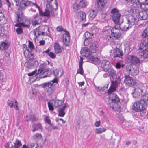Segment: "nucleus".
<instances>
[{"label":"nucleus","mask_w":148,"mask_h":148,"mask_svg":"<svg viewBox=\"0 0 148 148\" xmlns=\"http://www.w3.org/2000/svg\"><path fill=\"white\" fill-rule=\"evenodd\" d=\"M16 21L18 23L23 21V22L15 25V27L21 26L24 27L29 28L31 24V20L27 17H23V12L20 10H18L16 12Z\"/></svg>","instance_id":"nucleus-1"},{"label":"nucleus","mask_w":148,"mask_h":148,"mask_svg":"<svg viewBox=\"0 0 148 148\" xmlns=\"http://www.w3.org/2000/svg\"><path fill=\"white\" fill-rule=\"evenodd\" d=\"M58 79L56 78L52 81L42 84L41 85L42 86V88L46 91L48 95H50L53 94L56 90V88L53 85V84L58 83Z\"/></svg>","instance_id":"nucleus-2"},{"label":"nucleus","mask_w":148,"mask_h":148,"mask_svg":"<svg viewBox=\"0 0 148 148\" xmlns=\"http://www.w3.org/2000/svg\"><path fill=\"white\" fill-rule=\"evenodd\" d=\"M126 23L124 25H121V29L124 31L127 30L130 27L134 25L136 20V18L131 14L127 15L126 16Z\"/></svg>","instance_id":"nucleus-3"},{"label":"nucleus","mask_w":148,"mask_h":148,"mask_svg":"<svg viewBox=\"0 0 148 148\" xmlns=\"http://www.w3.org/2000/svg\"><path fill=\"white\" fill-rule=\"evenodd\" d=\"M111 13L112 14V18L114 22L116 24H119V27L121 28V25H120L121 14L118 9L116 8L112 9L111 11Z\"/></svg>","instance_id":"nucleus-4"},{"label":"nucleus","mask_w":148,"mask_h":148,"mask_svg":"<svg viewBox=\"0 0 148 148\" xmlns=\"http://www.w3.org/2000/svg\"><path fill=\"white\" fill-rule=\"evenodd\" d=\"M19 3V8L18 10H19L22 11L30 6L38 8V5L36 3H33L28 0H21Z\"/></svg>","instance_id":"nucleus-5"},{"label":"nucleus","mask_w":148,"mask_h":148,"mask_svg":"<svg viewBox=\"0 0 148 148\" xmlns=\"http://www.w3.org/2000/svg\"><path fill=\"white\" fill-rule=\"evenodd\" d=\"M127 59L128 62L131 65L139 64L140 63V60L139 58L134 55H129Z\"/></svg>","instance_id":"nucleus-6"},{"label":"nucleus","mask_w":148,"mask_h":148,"mask_svg":"<svg viewBox=\"0 0 148 148\" xmlns=\"http://www.w3.org/2000/svg\"><path fill=\"white\" fill-rule=\"evenodd\" d=\"M47 64L45 63H43L40 65L39 68L38 70V72L36 74L37 77L39 74L43 75L45 72H47L50 70L49 68H46L45 67Z\"/></svg>","instance_id":"nucleus-7"},{"label":"nucleus","mask_w":148,"mask_h":148,"mask_svg":"<svg viewBox=\"0 0 148 148\" xmlns=\"http://www.w3.org/2000/svg\"><path fill=\"white\" fill-rule=\"evenodd\" d=\"M111 35L115 39L119 38L121 35L120 30L119 28L115 26L111 30Z\"/></svg>","instance_id":"nucleus-8"},{"label":"nucleus","mask_w":148,"mask_h":148,"mask_svg":"<svg viewBox=\"0 0 148 148\" xmlns=\"http://www.w3.org/2000/svg\"><path fill=\"white\" fill-rule=\"evenodd\" d=\"M91 51L93 53H99L102 51V48L97 43H92L90 46Z\"/></svg>","instance_id":"nucleus-9"},{"label":"nucleus","mask_w":148,"mask_h":148,"mask_svg":"<svg viewBox=\"0 0 148 148\" xmlns=\"http://www.w3.org/2000/svg\"><path fill=\"white\" fill-rule=\"evenodd\" d=\"M124 82L126 85L131 86L135 84V81L129 75H126L125 77Z\"/></svg>","instance_id":"nucleus-10"},{"label":"nucleus","mask_w":148,"mask_h":148,"mask_svg":"<svg viewBox=\"0 0 148 148\" xmlns=\"http://www.w3.org/2000/svg\"><path fill=\"white\" fill-rule=\"evenodd\" d=\"M132 108L137 112L141 109H145V106L139 101L138 102H135L134 103L132 106Z\"/></svg>","instance_id":"nucleus-11"},{"label":"nucleus","mask_w":148,"mask_h":148,"mask_svg":"<svg viewBox=\"0 0 148 148\" xmlns=\"http://www.w3.org/2000/svg\"><path fill=\"white\" fill-rule=\"evenodd\" d=\"M148 48V38H146L141 41L139 49L141 51L147 50Z\"/></svg>","instance_id":"nucleus-12"},{"label":"nucleus","mask_w":148,"mask_h":148,"mask_svg":"<svg viewBox=\"0 0 148 148\" xmlns=\"http://www.w3.org/2000/svg\"><path fill=\"white\" fill-rule=\"evenodd\" d=\"M64 43L65 46H69L70 45V35L69 32L64 34L62 36Z\"/></svg>","instance_id":"nucleus-13"},{"label":"nucleus","mask_w":148,"mask_h":148,"mask_svg":"<svg viewBox=\"0 0 148 148\" xmlns=\"http://www.w3.org/2000/svg\"><path fill=\"white\" fill-rule=\"evenodd\" d=\"M39 10V14L41 16H47V17H50V11L49 10H52L53 9H51V8L50 7L49 8H47L45 10V11L44 12H43L41 10L40 8L38 6V7H36Z\"/></svg>","instance_id":"nucleus-14"},{"label":"nucleus","mask_w":148,"mask_h":148,"mask_svg":"<svg viewBox=\"0 0 148 148\" xmlns=\"http://www.w3.org/2000/svg\"><path fill=\"white\" fill-rule=\"evenodd\" d=\"M108 73H109V76L113 79H117L118 80H120V76L119 74L116 73V71L113 69H108Z\"/></svg>","instance_id":"nucleus-15"},{"label":"nucleus","mask_w":148,"mask_h":148,"mask_svg":"<svg viewBox=\"0 0 148 148\" xmlns=\"http://www.w3.org/2000/svg\"><path fill=\"white\" fill-rule=\"evenodd\" d=\"M53 0H46L47 4L46 5L47 8H51V9L56 10L58 9V3L56 0H55V2L53 5H52L51 3V1Z\"/></svg>","instance_id":"nucleus-16"},{"label":"nucleus","mask_w":148,"mask_h":148,"mask_svg":"<svg viewBox=\"0 0 148 148\" xmlns=\"http://www.w3.org/2000/svg\"><path fill=\"white\" fill-rule=\"evenodd\" d=\"M111 66L110 62L106 60H104L102 61L101 66L105 72H107Z\"/></svg>","instance_id":"nucleus-17"},{"label":"nucleus","mask_w":148,"mask_h":148,"mask_svg":"<svg viewBox=\"0 0 148 148\" xmlns=\"http://www.w3.org/2000/svg\"><path fill=\"white\" fill-rule=\"evenodd\" d=\"M80 22H84L86 21V15L85 12H78L76 14Z\"/></svg>","instance_id":"nucleus-18"},{"label":"nucleus","mask_w":148,"mask_h":148,"mask_svg":"<svg viewBox=\"0 0 148 148\" xmlns=\"http://www.w3.org/2000/svg\"><path fill=\"white\" fill-rule=\"evenodd\" d=\"M67 103H65L64 104L63 106L62 107H60L58 109V112L59 114L58 116L61 117H63L65 114L64 110L67 107Z\"/></svg>","instance_id":"nucleus-19"},{"label":"nucleus","mask_w":148,"mask_h":148,"mask_svg":"<svg viewBox=\"0 0 148 148\" xmlns=\"http://www.w3.org/2000/svg\"><path fill=\"white\" fill-rule=\"evenodd\" d=\"M132 91L133 96L136 98H138L142 92V89L137 87L133 89Z\"/></svg>","instance_id":"nucleus-20"},{"label":"nucleus","mask_w":148,"mask_h":148,"mask_svg":"<svg viewBox=\"0 0 148 148\" xmlns=\"http://www.w3.org/2000/svg\"><path fill=\"white\" fill-rule=\"evenodd\" d=\"M31 56V57L29 58H27V61L25 62L24 65L27 68L30 69L33 66V59L34 58L33 56Z\"/></svg>","instance_id":"nucleus-21"},{"label":"nucleus","mask_w":148,"mask_h":148,"mask_svg":"<svg viewBox=\"0 0 148 148\" xmlns=\"http://www.w3.org/2000/svg\"><path fill=\"white\" fill-rule=\"evenodd\" d=\"M97 3L95 4V6L98 9L102 8L107 3L106 0H96Z\"/></svg>","instance_id":"nucleus-22"},{"label":"nucleus","mask_w":148,"mask_h":148,"mask_svg":"<svg viewBox=\"0 0 148 148\" xmlns=\"http://www.w3.org/2000/svg\"><path fill=\"white\" fill-rule=\"evenodd\" d=\"M110 99H111V101L114 102L116 103H119L120 102V99L117 95L112 93L110 94Z\"/></svg>","instance_id":"nucleus-23"},{"label":"nucleus","mask_w":148,"mask_h":148,"mask_svg":"<svg viewBox=\"0 0 148 148\" xmlns=\"http://www.w3.org/2000/svg\"><path fill=\"white\" fill-rule=\"evenodd\" d=\"M144 109H141L139 110V111L136 112L135 115L137 117L140 118V117H144L145 116L147 111Z\"/></svg>","instance_id":"nucleus-24"},{"label":"nucleus","mask_w":148,"mask_h":148,"mask_svg":"<svg viewBox=\"0 0 148 148\" xmlns=\"http://www.w3.org/2000/svg\"><path fill=\"white\" fill-rule=\"evenodd\" d=\"M54 48L55 53H58L62 51L63 48L61 47L60 45L57 42L54 43Z\"/></svg>","instance_id":"nucleus-25"},{"label":"nucleus","mask_w":148,"mask_h":148,"mask_svg":"<svg viewBox=\"0 0 148 148\" xmlns=\"http://www.w3.org/2000/svg\"><path fill=\"white\" fill-rule=\"evenodd\" d=\"M77 3L80 8H84L88 5V2L86 0H76Z\"/></svg>","instance_id":"nucleus-26"},{"label":"nucleus","mask_w":148,"mask_h":148,"mask_svg":"<svg viewBox=\"0 0 148 148\" xmlns=\"http://www.w3.org/2000/svg\"><path fill=\"white\" fill-rule=\"evenodd\" d=\"M140 101L144 106H145V103H148V93H146L142 95Z\"/></svg>","instance_id":"nucleus-27"},{"label":"nucleus","mask_w":148,"mask_h":148,"mask_svg":"<svg viewBox=\"0 0 148 148\" xmlns=\"http://www.w3.org/2000/svg\"><path fill=\"white\" fill-rule=\"evenodd\" d=\"M138 68H132L129 69V74L132 76L136 75L138 73Z\"/></svg>","instance_id":"nucleus-28"},{"label":"nucleus","mask_w":148,"mask_h":148,"mask_svg":"<svg viewBox=\"0 0 148 148\" xmlns=\"http://www.w3.org/2000/svg\"><path fill=\"white\" fill-rule=\"evenodd\" d=\"M42 32V29L40 27H39L36 28L34 31L35 38L36 39L41 35Z\"/></svg>","instance_id":"nucleus-29"},{"label":"nucleus","mask_w":148,"mask_h":148,"mask_svg":"<svg viewBox=\"0 0 148 148\" xmlns=\"http://www.w3.org/2000/svg\"><path fill=\"white\" fill-rule=\"evenodd\" d=\"M123 55V52L120 49L117 48L114 53V57L121 58Z\"/></svg>","instance_id":"nucleus-30"},{"label":"nucleus","mask_w":148,"mask_h":148,"mask_svg":"<svg viewBox=\"0 0 148 148\" xmlns=\"http://www.w3.org/2000/svg\"><path fill=\"white\" fill-rule=\"evenodd\" d=\"M25 119L27 121H31L32 122L37 121L38 120L37 118L34 115L26 116Z\"/></svg>","instance_id":"nucleus-31"},{"label":"nucleus","mask_w":148,"mask_h":148,"mask_svg":"<svg viewBox=\"0 0 148 148\" xmlns=\"http://www.w3.org/2000/svg\"><path fill=\"white\" fill-rule=\"evenodd\" d=\"M139 18L141 20H145L147 19L148 15L145 12H140L138 14Z\"/></svg>","instance_id":"nucleus-32"},{"label":"nucleus","mask_w":148,"mask_h":148,"mask_svg":"<svg viewBox=\"0 0 148 148\" xmlns=\"http://www.w3.org/2000/svg\"><path fill=\"white\" fill-rule=\"evenodd\" d=\"M33 127L34 128L32 131L34 132L35 131L42 129V126L40 123H36L33 125Z\"/></svg>","instance_id":"nucleus-33"},{"label":"nucleus","mask_w":148,"mask_h":148,"mask_svg":"<svg viewBox=\"0 0 148 148\" xmlns=\"http://www.w3.org/2000/svg\"><path fill=\"white\" fill-rule=\"evenodd\" d=\"M52 100L54 102V107H56L61 106L64 103V101L58 99Z\"/></svg>","instance_id":"nucleus-34"},{"label":"nucleus","mask_w":148,"mask_h":148,"mask_svg":"<svg viewBox=\"0 0 148 148\" xmlns=\"http://www.w3.org/2000/svg\"><path fill=\"white\" fill-rule=\"evenodd\" d=\"M53 74L57 77H60L62 76L64 73L62 70L56 69L53 71Z\"/></svg>","instance_id":"nucleus-35"},{"label":"nucleus","mask_w":148,"mask_h":148,"mask_svg":"<svg viewBox=\"0 0 148 148\" xmlns=\"http://www.w3.org/2000/svg\"><path fill=\"white\" fill-rule=\"evenodd\" d=\"M97 14V12L95 10H91L89 12V15L90 19H91L94 18Z\"/></svg>","instance_id":"nucleus-36"},{"label":"nucleus","mask_w":148,"mask_h":148,"mask_svg":"<svg viewBox=\"0 0 148 148\" xmlns=\"http://www.w3.org/2000/svg\"><path fill=\"white\" fill-rule=\"evenodd\" d=\"M84 53V56L86 57H87L90 56L91 54L90 51H91L90 48H84L83 49Z\"/></svg>","instance_id":"nucleus-37"},{"label":"nucleus","mask_w":148,"mask_h":148,"mask_svg":"<svg viewBox=\"0 0 148 148\" xmlns=\"http://www.w3.org/2000/svg\"><path fill=\"white\" fill-rule=\"evenodd\" d=\"M23 51L24 54L26 59L29 58L30 57H31L30 56H33V54L29 52V50L27 49L25 50H23Z\"/></svg>","instance_id":"nucleus-38"},{"label":"nucleus","mask_w":148,"mask_h":148,"mask_svg":"<svg viewBox=\"0 0 148 148\" xmlns=\"http://www.w3.org/2000/svg\"><path fill=\"white\" fill-rule=\"evenodd\" d=\"M142 53L140 54L141 56V58L142 59L143 58H148V50H146L143 51H142Z\"/></svg>","instance_id":"nucleus-39"},{"label":"nucleus","mask_w":148,"mask_h":148,"mask_svg":"<svg viewBox=\"0 0 148 148\" xmlns=\"http://www.w3.org/2000/svg\"><path fill=\"white\" fill-rule=\"evenodd\" d=\"M17 101L14 99H12L11 101L8 100L7 102L8 105L10 108H12L13 106L14 103H16Z\"/></svg>","instance_id":"nucleus-40"},{"label":"nucleus","mask_w":148,"mask_h":148,"mask_svg":"<svg viewBox=\"0 0 148 148\" xmlns=\"http://www.w3.org/2000/svg\"><path fill=\"white\" fill-rule=\"evenodd\" d=\"M48 105L49 110L51 111H53L54 108V102L53 100H51L48 102Z\"/></svg>","instance_id":"nucleus-41"},{"label":"nucleus","mask_w":148,"mask_h":148,"mask_svg":"<svg viewBox=\"0 0 148 148\" xmlns=\"http://www.w3.org/2000/svg\"><path fill=\"white\" fill-rule=\"evenodd\" d=\"M14 147L15 148H19L22 145L21 141L18 139H16L14 142Z\"/></svg>","instance_id":"nucleus-42"},{"label":"nucleus","mask_w":148,"mask_h":148,"mask_svg":"<svg viewBox=\"0 0 148 148\" xmlns=\"http://www.w3.org/2000/svg\"><path fill=\"white\" fill-rule=\"evenodd\" d=\"M8 46L7 43L5 42H1L0 45V50H5L8 48Z\"/></svg>","instance_id":"nucleus-43"},{"label":"nucleus","mask_w":148,"mask_h":148,"mask_svg":"<svg viewBox=\"0 0 148 148\" xmlns=\"http://www.w3.org/2000/svg\"><path fill=\"white\" fill-rule=\"evenodd\" d=\"M106 129L104 128H96L95 130V133L96 134H101L104 132Z\"/></svg>","instance_id":"nucleus-44"},{"label":"nucleus","mask_w":148,"mask_h":148,"mask_svg":"<svg viewBox=\"0 0 148 148\" xmlns=\"http://www.w3.org/2000/svg\"><path fill=\"white\" fill-rule=\"evenodd\" d=\"M36 145V144L34 143H31L28 144L27 145H23L21 148H33Z\"/></svg>","instance_id":"nucleus-45"},{"label":"nucleus","mask_w":148,"mask_h":148,"mask_svg":"<svg viewBox=\"0 0 148 148\" xmlns=\"http://www.w3.org/2000/svg\"><path fill=\"white\" fill-rule=\"evenodd\" d=\"M141 36L143 38L148 37V27L145 29L141 34Z\"/></svg>","instance_id":"nucleus-46"},{"label":"nucleus","mask_w":148,"mask_h":148,"mask_svg":"<svg viewBox=\"0 0 148 148\" xmlns=\"http://www.w3.org/2000/svg\"><path fill=\"white\" fill-rule=\"evenodd\" d=\"M45 52L52 59H55L56 57V55L53 52H49V50H46Z\"/></svg>","instance_id":"nucleus-47"},{"label":"nucleus","mask_w":148,"mask_h":148,"mask_svg":"<svg viewBox=\"0 0 148 148\" xmlns=\"http://www.w3.org/2000/svg\"><path fill=\"white\" fill-rule=\"evenodd\" d=\"M5 148H15L11 142H8L4 144Z\"/></svg>","instance_id":"nucleus-48"},{"label":"nucleus","mask_w":148,"mask_h":148,"mask_svg":"<svg viewBox=\"0 0 148 148\" xmlns=\"http://www.w3.org/2000/svg\"><path fill=\"white\" fill-rule=\"evenodd\" d=\"M84 35L85 36V38L86 39H91L92 38L93 36L92 34H91L88 32H86Z\"/></svg>","instance_id":"nucleus-49"},{"label":"nucleus","mask_w":148,"mask_h":148,"mask_svg":"<svg viewBox=\"0 0 148 148\" xmlns=\"http://www.w3.org/2000/svg\"><path fill=\"white\" fill-rule=\"evenodd\" d=\"M72 7L73 11H78L80 8L79 6L78 5V4L77 3V1H75V3L73 4Z\"/></svg>","instance_id":"nucleus-50"},{"label":"nucleus","mask_w":148,"mask_h":148,"mask_svg":"<svg viewBox=\"0 0 148 148\" xmlns=\"http://www.w3.org/2000/svg\"><path fill=\"white\" fill-rule=\"evenodd\" d=\"M42 137V136L41 134L37 133L33 136V138L34 139L38 140L40 139Z\"/></svg>","instance_id":"nucleus-51"},{"label":"nucleus","mask_w":148,"mask_h":148,"mask_svg":"<svg viewBox=\"0 0 148 148\" xmlns=\"http://www.w3.org/2000/svg\"><path fill=\"white\" fill-rule=\"evenodd\" d=\"M56 30L57 31L59 32L64 31L65 32V33L68 32L66 29H64L62 26H59L56 28Z\"/></svg>","instance_id":"nucleus-52"},{"label":"nucleus","mask_w":148,"mask_h":148,"mask_svg":"<svg viewBox=\"0 0 148 148\" xmlns=\"http://www.w3.org/2000/svg\"><path fill=\"white\" fill-rule=\"evenodd\" d=\"M116 88L115 87L111 86L108 90V93H111V94H112L111 93L112 92L116 90Z\"/></svg>","instance_id":"nucleus-53"},{"label":"nucleus","mask_w":148,"mask_h":148,"mask_svg":"<svg viewBox=\"0 0 148 148\" xmlns=\"http://www.w3.org/2000/svg\"><path fill=\"white\" fill-rule=\"evenodd\" d=\"M21 26H18V27L16 30V32L18 34H21L23 33V29L21 27Z\"/></svg>","instance_id":"nucleus-54"},{"label":"nucleus","mask_w":148,"mask_h":148,"mask_svg":"<svg viewBox=\"0 0 148 148\" xmlns=\"http://www.w3.org/2000/svg\"><path fill=\"white\" fill-rule=\"evenodd\" d=\"M101 62V61L98 58H95L93 63L95 64H99Z\"/></svg>","instance_id":"nucleus-55"},{"label":"nucleus","mask_w":148,"mask_h":148,"mask_svg":"<svg viewBox=\"0 0 148 148\" xmlns=\"http://www.w3.org/2000/svg\"><path fill=\"white\" fill-rule=\"evenodd\" d=\"M44 120L45 122L47 123L48 124H51V120L49 117L47 116H46L44 117Z\"/></svg>","instance_id":"nucleus-56"},{"label":"nucleus","mask_w":148,"mask_h":148,"mask_svg":"<svg viewBox=\"0 0 148 148\" xmlns=\"http://www.w3.org/2000/svg\"><path fill=\"white\" fill-rule=\"evenodd\" d=\"M28 46L31 50H33L34 49V46L32 42L30 41H29Z\"/></svg>","instance_id":"nucleus-57"},{"label":"nucleus","mask_w":148,"mask_h":148,"mask_svg":"<svg viewBox=\"0 0 148 148\" xmlns=\"http://www.w3.org/2000/svg\"><path fill=\"white\" fill-rule=\"evenodd\" d=\"M41 20L40 19H38L37 20H35L33 22H32V24L33 25H36L39 24L41 22Z\"/></svg>","instance_id":"nucleus-58"},{"label":"nucleus","mask_w":148,"mask_h":148,"mask_svg":"<svg viewBox=\"0 0 148 148\" xmlns=\"http://www.w3.org/2000/svg\"><path fill=\"white\" fill-rule=\"evenodd\" d=\"M112 86L116 88L118 85V82L116 80L115 81H112Z\"/></svg>","instance_id":"nucleus-59"},{"label":"nucleus","mask_w":148,"mask_h":148,"mask_svg":"<svg viewBox=\"0 0 148 148\" xmlns=\"http://www.w3.org/2000/svg\"><path fill=\"white\" fill-rule=\"evenodd\" d=\"M47 72V73L45 75L43 76L42 77H40V78H45L46 77H50V75L51 74V71H49V70Z\"/></svg>","instance_id":"nucleus-60"},{"label":"nucleus","mask_w":148,"mask_h":148,"mask_svg":"<svg viewBox=\"0 0 148 148\" xmlns=\"http://www.w3.org/2000/svg\"><path fill=\"white\" fill-rule=\"evenodd\" d=\"M83 72L84 71L82 67H79L77 70V73L83 75Z\"/></svg>","instance_id":"nucleus-61"},{"label":"nucleus","mask_w":148,"mask_h":148,"mask_svg":"<svg viewBox=\"0 0 148 148\" xmlns=\"http://www.w3.org/2000/svg\"><path fill=\"white\" fill-rule=\"evenodd\" d=\"M116 103L112 101L110 103L109 105L110 107L113 109L114 108V107L116 106Z\"/></svg>","instance_id":"nucleus-62"},{"label":"nucleus","mask_w":148,"mask_h":148,"mask_svg":"<svg viewBox=\"0 0 148 148\" xmlns=\"http://www.w3.org/2000/svg\"><path fill=\"white\" fill-rule=\"evenodd\" d=\"M13 107H14L16 110H19L18 103L17 101V103H15V105L14 106L13 105Z\"/></svg>","instance_id":"nucleus-63"},{"label":"nucleus","mask_w":148,"mask_h":148,"mask_svg":"<svg viewBox=\"0 0 148 148\" xmlns=\"http://www.w3.org/2000/svg\"><path fill=\"white\" fill-rule=\"evenodd\" d=\"M1 17L0 18V22H1V24H4L6 23V21H5V18L4 17H2V19H1Z\"/></svg>","instance_id":"nucleus-64"}]
</instances>
